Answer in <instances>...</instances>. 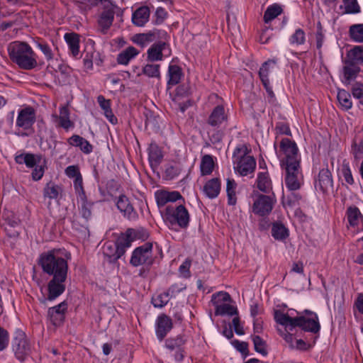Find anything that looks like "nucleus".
<instances>
[{
    "label": "nucleus",
    "mask_w": 363,
    "mask_h": 363,
    "mask_svg": "<svg viewBox=\"0 0 363 363\" xmlns=\"http://www.w3.org/2000/svg\"><path fill=\"white\" fill-rule=\"evenodd\" d=\"M38 48L42 51L48 60L52 58V53L50 48L47 44L38 43Z\"/></svg>",
    "instance_id": "680f3d73"
},
{
    "label": "nucleus",
    "mask_w": 363,
    "mask_h": 363,
    "mask_svg": "<svg viewBox=\"0 0 363 363\" xmlns=\"http://www.w3.org/2000/svg\"><path fill=\"white\" fill-rule=\"evenodd\" d=\"M173 289V286L168 291L161 293L154 296L152 298V303L155 308H162L169 301V291Z\"/></svg>",
    "instance_id": "a18cd8bd"
},
{
    "label": "nucleus",
    "mask_w": 363,
    "mask_h": 363,
    "mask_svg": "<svg viewBox=\"0 0 363 363\" xmlns=\"http://www.w3.org/2000/svg\"><path fill=\"white\" fill-rule=\"evenodd\" d=\"M150 15V11L147 6H140L133 13L132 22L136 26H144L149 21Z\"/></svg>",
    "instance_id": "393cba45"
},
{
    "label": "nucleus",
    "mask_w": 363,
    "mask_h": 363,
    "mask_svg": "<svg viewBox=\"0 0 363 363\" xmlns=\"http://www.w3.org/2000/svg\"><path fill=\"white\" fill-rule=\"evenodd\" d=\"M231 300L230 296L224 291H220L212 296V301L215 306V313L217 315H237V308L228 303Z\"/></svg>",
    "instance_id": "1a4fd4ad"
},
{
    "label": "nucleus",
    "mask_w": 363,
    "mask_h": 363,
    "mask_svg": "<svg viewBox=\"0 0 363 363\" xmlns=\"http://www.w3.org/2000/svg\"><path fill=\"white\" fill-rule=\"evenodd\" d=\"M116 206L118 209L128 220H135L138 218L137 212L134 210L133 206L130 204L128 199L125 196L121 195L118 197Z\"/></svg>",
    "instance_id": "b1692460"
},
{
    "label": "nucleus",
    "mask_w": 363,
    "mask_h": 363,
    "mask_svg": "<svg viewBox=\"0 0 363 363\" xmlns=\"http://www.w3.org/2000/svg\"><path fill=\"white\" fill-rule=\"evenodd\" d=\"M274 202L271 195H256L253 198L252 211L262 216L267 215L272 211Z\"/></svg>",
    "instance_id": "f8f14e48"
},
{
    "label": "nucleus",
    "mask_w": 363,
    "mask_h": 363,
    "mask_svg": "<svg viewBox=\"0 0 363 363\" xmlns=\"http://www.w3.org/2000/svg\"><path fill=\"white\" fill-rule=\"evenodd\" d=\"M170 54L168 45L164 42L155 43L147 50V58L152 62L162 60L164 57H168Z\"/></svg>",
    "instance_id": "6ab92c4d"
},
{
    "label": "nucleus",
    "mask_w": 363,
    "mask_h": 363,
    "mask_svg": "<svg viewBox=\"0 0 363 363\" xmlns=\"http://www.w3.org/2000/svg\"><path fill=\"white\" fill-rule=\"evenodd\" d=\"M220 191V181L218 178L209 179L203 187V192L208 198H216Z\"/></svg>",
    "instance_id": "a878e982"
},
{
    "label": "nucleus",
    "mask_w": 363,
    "mask_h": 363,
    "mask_svg": "<svg viewBox=\"0 0 363 363\" xmlns=\"http://www.w3.org/2000/svg\"><path fill=\"white\" fill-rule=\"evenodd\" d=\"M44 174V168L42 165L35 166V168L32 172V177L34 180H40Z\"/></svg>",
    "instance_id": "052dcab7"
},
{
    "label": "nucleus",
    "mask_w": 363,
    "mask_h": 363,
    "mask_svg": "<svg viewBox=\"0 0 363 363\" xmlns=\"http://www.w3.org/2000/svg\"><path fill=\"white\" fill-rule=\"evenodd\" d=\"M361 68L359 65L351 63L345 60L342 67V82L345 84H350L359 75Z\"/></svg>",
    "instance_id": "5701e85b"
},
{
    "label": "nucleus",
    "mask_w": 363,
    "mask_h": 363,
    "mask_svg": "<svg viewBox=\"0 0 363 363\" xmlns=\"http://www.w3.org/2000/svg\"><path fill=\"white\" fill-rule=\"evenodd\" d=\"M300 199L301 197L298 194L291 193L287 197H284L282 203L285 208H292L296 206Z\"/></svg>",
    "instance_id": "864d4df0"
},
{
    "label": "nucleus",
    "mask_w": 363,
    "mask_h": 363,
    "mask_svg": "<svg viewBox=\"0 0 363 363\" xmlns=\"http://www.w3.org/2000/svg\"><path fill=\"white\" fill-rule=\"evenodd\" d=\"M35 122V112L32 107L27 106L18 111L16 122L18 128L30 131Z\"/></svg>",
    "instance_id": "4468645a"
},
{
    "label": "nucleus",
    "mask_w": 363,
    "mask_h": 363,
    "mask_svg": "<svg viewBox=\"0 0 363 363\" xmlns=\"http://www.w3.org/2000/svg\"><path fill=\"white\" fill-rule=\"evenodd\" d=\"M82 145L80 146V150L85 154H89L93 150L92 145L87 141L86 139L82 143Z\"/></svg>",
    "instance_id": "69168bd1"
},
{
    "label": "nucleus",
    "mask_w": 363,
    "mask_h": 363,
    "mask_svg": "<svg viewBox=\"0 0 363 363\" xmlns=\"http://www.w3.org/2000/svg\"><path fill=\"white\" fill-rule=\"evenodd\" d=\"M139 53L140 51L138 49L133 46H129L118 53L116 61L119 65H128Z\"/></svg>",
    "instance_id": "cd10ccee"
},
{
    "label": "nucleus",
    "mask_w": 363,
    "mask_h": 363,
    "mask_svg": "<svg viewBox=\"0 0 363 363\" xmlns=\"http://www.w3.org/2000/svg\"><path fill=\"white\" fill-rule=\"evenodd\" d=\"M277 154L280 159L282 166L300 163L301 155L296 144L289 138H283L280 142L279 150Z\"/></svg>",
    "instance_id": "423d86ee"
},
{
    "label": "nucleus",
    "mask_w": 363,
    "mask_h": 363,
    "mask_svg": "<svg viewBox=\"0 0 363 363\" xmlns=\"http://www.w3.org/2000/svg\"><path fill=\"white\" fill-rule=\"evenodd\" d=\"M12 348L15 357L21 362L25 361L31 353V345L21 331L16 333L12 341Z\"/></svg>",
    "instance_id": "9d476101"
},
{
    "label": "nucleus",
    "mask_w": 363,
    "mask_h": 363,
    "mask_svg": "<svg viewBox=\"0 0 363 363\" xmlns=\"http://www.w3.org/2000/svg\"><path fill=\"white\" fill-rule=\"evenodd\" d=\"M132 230H127L125 235H123L116 242L107 241L104 243L102 250L105 257L109 259V262H113L119 259L125 252V249L130 247L128 237L131 235Z\"/></svg>",
    "instance_id": "39448f33"
},
{
    "label": "nucleus",
    "mask_w": 363,
    "mask_h": 363,
    "mask_svg": "<svg viewBox=\"0 0 363 363\" xmlns=\"http://www.w3.org/2000/svg\"><path fill=\"white\" fill-rule=\"evenodd\" d=\"M257 182L258 189L262 191L268 193L272 189V181L266 171L258 174Z\"/></svg>",
    "instance_id": "4c0bfd02"
},
{
    "label": "nucleus",
    "mask_w": 363,
    "mask_h": 363,
    "mask_svg": "<svg viewBox=\"0 0 363 363\" xmlns=\"http://www.w3.org/2000/svg\"><path fill=\"white\" fill-rule=\"evenodd\" d=\"M70 253L65 249H55L43 254L40 263L44 272L52 277H67Z\"/></svg>",
    "instance_id": "f03ea898"
},
{
    "label": "nucleus",
    "mask_w": 363,
    "mask_h": 363,
    "mask_svg": "<svg viewBox=\"0 0 363 363\" xmlns=\"http://www.w3.org/2000/svg\"><path fill=\"white\" fill-rule=\"evenodd\" d=\"M61 193L62 188L52 183L48 184L43 190L44 197L49 199H57Z\"/></svg>",
    "instance_id": "a19ab883"
},
{
    "label": "nucleus",
    "mask_w": 363,
    "mask_h": 363,
    "mask_svg": "<svg viewBox=\"0 0 363 363\" xmlns=\"http://www.w3.org/2000/svg\"><path fill=\"white\" fill-rule=\"evenodd\" d=\"M237 184L233 179H227L226 192L228 196V203L231 206L235 205L237 202L236 196Z\"/></svg>",
    "instance_id": "ea45409f"
},
{
    "label": "nucleus",
    "mask_w": 363,
    "mask_h": 363,
    "mask_svg": "<svg viewBox=\"0 0 363 363\" xmlns=\"http://www.w3.org/2000/svg\"><path fill=\"white\" fill-rule=\"evenodd\" d=\"M65 174L69 178L73 179L82 176L78 167L75 165L68 166L65 169Z\"/></svg>",
    "instance_id": "4d7b16f0"
},
{
    "label": "nucleus",
    "mask_w": 363,
    "mask_h": 363,
    "mask_svg": "<svg viewBox=\"0 0 363 363\" xmlns=\"http://www.w3.org/2000/svg\"><path fill=\"white\" fill-rule=\"evenodd\" d=\"M282 9L280 5L277 4H274L272 5L269 6L264 12V22L267 23H269L275 18H277L279 15H280Z\"/></svg>",
    "instance_id": "79ce46f5"
},
{
    "label": "nucleus",
    "mask_w": 363,
    "mask_h": 363,
    "mask_svg": "<svg viewBox=\"0 0 363 363\" xmlns=\"http://www.w3.org/2000/svg\"><path fill=\"white\" fill-rule=\"evenodd\" d=\"M191 259H186L179 267V273L180 277L183 278H189L191 277L190 267Z\"/></svg>",
    "instance_id": "5fc2aeb1"
},
{
    "label": "nucleus",
    "mask_w": 363,
    "mask_h": 363,
    "mask_svg": "<svg viewBox=\"0 0 363 363\" xmlns=\"http://www.w3.org/2000/svg\"><path fill=\"white\" fill-rule=\"evenodd\" d=\"M40 156L30 153H22L16 155L15 157V160L18 164H25L29 168H33L37 163H40Z\"/></svg>",
    "instance_id": "473e14b6"
},
{
    "label": "nucleus",
    "mask_w": 363,
    "mask_h": 363,
    "mask_svg": "<svg viewBox=\"0 0 363 363\" xmlns=\"http://www.w3.org/2000/svg\"><path fill=\"white\" fill-rule=\"evenodd\" d=\"M155 198L159 207H163L168 203H173L182 199L179 192L166 190H157L155 192Z\"/></svg>",
    "instance_id": "412c9836"
},
{
    "label": "nucleus",
    "mask_w": 363,
    "mask_h": 363,
    "mask_svg": "<svg viewBox=\"0 0 363 363\" xmlns=\"http://www.w3.org/2000/svg\"><path fill=\"white\" fill-rule=\"evenodd\" d=\"M354 307L361 313L363 314V294H359L354 301Z\"/></svg>",
    "instance_id": "0e129e2a"
},
{
    "label": "nucleus",
    "mask_w": 363,
    "mask_h": 363,
    "mask_svg": "<svg viewBox=\"0 0 363 363\" xmlns=\"http://www.w3.org/2000/svg\"><path fill=\"white\" fill-rule=\"evenodd\" d=\"M275 62L274 61L269 60L264 62L262 66L259 69V74L261 79V81L266 89L267 91L269 94H272V88L270 86L269 81L268 79V76L271 70L274 67Z\"/></svg>",
    "instance_id": "c85d7f7f"
},
{
    "label": "nucleus",
    "mask_w": 363,
    "mask_h": 363,
    "mask_svg": "<svg viewBox=\"0 0 363 363\" xmlns=\"http://www.w3.org/2000/svg\"><path fill=\"white\" fill-rule=\"evenodd\" d=\"M67 311V303L63 301L48 309V315L50 323L55 327L60 326L65 320V314Z\"/></svg>",
    "instance_id": "aec40b11"
},
{
    "label": "nucleus",
    "mask_w": 363,
    "mask_h": 363,
    "mask_svg": "<svg viewBox=\"0 0 363 363\" xmlns=\"http://www.w3.org/2000/svg\"><path fill=\"white\" fill-rule=\"evenodd\" d=\"M252 342L256 352L262 354L263 356L267 354L265 342L260 337L257 335L254 336L252 337Z\"/></svg>",
    "instance_id": "3c124183"
},
{
    "label": "nucleus",
    "mask_w": 363,
    "mask_h": 363,
    "mask_svg": "<svg viewBox=\"0 0 363 363\" xmlns=\"http://www.w3.org/2000/svg\"><path fill=\"white\" fill-rule=\"evenodd\" d=\"M345 217L349 228L354 231H363V215L357 206L347 207Z\"/></svg>",
    "instance_id": "2eb2a0df"
},
{
    "label": "nucleus",
    "mask_w": 363,
    "mask_h": 363,
    "mask_svg": "<svg viewBox=\"0 0 363 363\" xmlns=\"http://www.w3.org/2000/svg\"><path fill=\"white\" fill-rule=\"evenodd\" d=\"M348 35L351 41L363 43V23H356L350 26Z\"/></svg>",
    "instance_id": "e433bc0d"
},
{
    "label": "nucleus",
    "mask_w": 363,
    "mask_h": 363,
    "mask_svg": "<svg viewBox=\"0 0 363 363\" xmlns=\"http://www.w3.org/2000/svg\"><path fill=\"white\" fill-rule=\"evenodd\" d=\"M216 159L210 155H205L202 157L200 163L201 174L202 176L211 174L215 167Z\"/></svg>",
    "instance_id": "c9c22d12"
},
{
    "label": "nucleus",
    "mask_w": 363,
    "mask_h": 363,
    "mask_svg": "<svg viewBox=\"0 0 363 363\" xmlns=\"http://www.w3.org/2000/svg\"><path fill=\"white\" fill-rule=\"evenodd\" d=\"M316 46L318 49L321 48L324 41V35L321 29H319L315 34Z\"/></svg>",
    "instance_id": "338daca9"
},
{
    "label": "nucleus",
    "mask_w": 363,
    "mask_h": 363,
    "mask_svg": "<svg viewBox=\"0 0 363 363\" xmlns=\"http://www.w3.org/2000/svg\"><path fill=\"white\" fill-rule=\"evenodd\" d=\"M152 245L150 242L136 248L132 254L130 263L135 266L150 265L153 262Z\"/></svg>",
    "instance_id": "9b49d317"
},
{
    "label": "nucleus",
    "mask_w": 363,
    "mask_h": 363,
    "mask_svg": "<svg viewBox=\"0 0 363 363\" xmlns=\"http://www.w3.org/2000/svg\"><path fill=\"white\" fill-rule=\"evenodd\" d=\"M285 169V185L289 191H296L303 184V176L300 163H294L283 166Z\"/></svg>",
    "instance_id": "6e6552de"
},
{
    "label": "nucleus",
    "mask_w": 363,
    "mask_h": 363,
    "mask_svg": "<svg viewBox=\"0 0 363 363\" xmlns=\"http://www.w3.org/2000/svg\"><path fill=\"white\" fill-rule=\"evenodd\" d=\"M9 336L8 332L0 328V351L4 350L9 345Z\"/></svg>",
    "instance_id": "6e6d98bb"
},
{
    "label": "nucleus",
    "mask_w": 363,
    "mask_h": 363,
    "mask_svg": "<svg viewBox=\"0 0 363 363\" xmlns=\"http://www.w3.org/2000/svg\"><path fill=\"white\" fill-rule=\"evenodd\" d=\"M172 328V321L165 315L157 317L155 322V333L157 339L162 341Z\"/></svg>",
    "instance_id": "4be33fe9"
},
{
    "label": "nucleus",
    "mask_w": 363,
    "mask_h": 363,
    "mask_svg": "<svg viewBox=\"0 0 363 363\" xmlns=\"http://www.w3.org/2000/svg\"><path fill=\"white\" fill-rule=\"evenodd\" d=\"M84 140V138L78 135H74L72 137H70L67 142L69 145L74 147H80V146L82 145V143Z\"/></svg>",
    "instance_id": "bf43d9fd"
},
{
    "label": "nucleus",
    "mask_w": 363,
    "mask_h": 363,
    "mask_svg": "<svg viewBox=\"0 0 363 363\" xmlns=\"http://www.w3.org/2000/svg\"><path fill=\"white\" fill-rule=\"evenodd\" d=\"M274 320L280 326H284L288 331H297V328L314 334L320 329L318 315L308 310L299 313L294 309L274 311Z\"/></svg>",
    "instance_id": "f257e3e1"
},
{
    "label": "nucleus",
    "mask_w": 363,
    "mask_h": 363,
    "mask_svg": "<svg viewBox=\"0 0 363 363\" xmlns=\"http://www.w3.org/2000/svg\"><path fill=\"white\" fill-rule=\"evenodd\" d=\"M352 93L354 98L363 99V84L361 83L354 84L352 89Z\"/></svg>",
    "instance_id": "13d9d810"
},
{
    "label": "nucleus",
    "mask_w": 363,
    "mask_h": 363,
    "mask_svg": "<svg viewBox=\"0 0 363 363\" xmlns=\"http://www.w3.org/2000/svg\"><path fill=\"white\" fill-rule=\"evenodd\" d=\"M306 41V35L304 31L298 28L289 38V43L292 45H303Z\"/></svg>",
    "instance_id": "de8ad7c7"
},
{
    "label": "nucleus",
    "mask_w": 363,
    "mask_h": 363,
    "mask_svg": "<svg viewBox=\"0 0 363 363\" xmlns=\"http://www.w3.org/2000/svg\"><path fill=\"white\" fill-rule=\"evenodd\" d=\"M279 334L284 339L292 349L306 350L308 345L302 340L297 339L296 337L297 331H288L284 326L279 325L277 327Z\"/></svg>",
    "instance_id": "dca6fc26"
},
{
    "label": "nucleus",
    "mask_w": 363,
    "mask_h": 363,
    "mask_svg": "<svg viewBox=\"0 0 363 363\" xmlns=\"http://www.w3.org/2000/svg\"><path fill=\"white\" fill-rule=\"evenodd\" d=\"M73 186L75 191V194L77 196V199L84 198L86 196L83 188V181L82 177H78L73 181Z\"/></svg>",
    "instance_id": "603ef678"
},
{
    "label": "nucleus",
    "mask_w": 363,
    "mask_h": 363,
    "mask_svg": "<svg viewBox=\"0 0 363 363\" xmlns=\"http://www.w3.org/2000/svg\"><path fill=\"white\" fill-rule=\"evenodd\" d=\"M345 60L360 65L363 64V45H354L349 50Z\"/></svg>",
    "instance_id": "7c9ffc66"
},
{
    "label": "nucleus",
    "mask_w": 363,
    "mask_h": 363,
    "mask_svg": "<svg viewBox=\"0 0 363 363\" xmlns=\"http://www.w3.org/2000/svg\"><path fill=\"white\" fill-rule=\"evenodd\" d=\"M343 4L345 13L357 14L361 11L357 0H343Z\"/></svg>",
    "instance_id": "09e8293b"
},
{
    "label": "nucleus",
    "mask_w": 363,
    "mask_h": 363,
    "mask_svg": "<svg viewBox=\"0 0 363 363\" xmlns=\"http://www.w3.org/2000/svg\"><path fill=\"white\" fill-rule=\"evenodd\" d=\"M338 175L340 179L347 184H352L354 179L348 163H343L338 169Z\"/></svg>",
    "instance_id": "37998d69"
},
{
    "label": "nucleus",
    "mask_w": 363,
    "mask_h": 363,
    "mask_svg": "<svg viewBox=\"0 0 363 363\" xmlns=\"http://www.w3.org/2000/svg\"><path fill=\"white\" fill-rule=\"evenodd\" d=\"M333 179L328 167H323L319 171L315 179V189L320 194H328L333 190Z\"/></svg>",
    "instance_id": "ddd939ff"
},
{
    "label": "nucleus",
    "mask_w": 363,
    "mask_h": 363,
    "mask_svg": "<svg viewBox=\"0 0 363 363\" xmlns=\"http://www.w3.org/2000/svg\"><path fill=\"white\" fill-rule=\"evenodd\" d=\"M164 219L172 227L177 225L186 228L189 222V214L182 205H169L166 208Z\"/></svg>",
    "instance_id": "0eeeda50"
},
{
    "label": "nucleus",
    "mask_w": 363,
    "mask_h": 363,
    "mask_svg": "<svg viewBox=\"0 0 363 363\" xmlns=\"http://www.w3.org/2000/svg\"><path fill=\"white\" fill-rule=\"evenodd\" d=\"M69 50L72 57L77 58L79 56V38L76 33H65L64 35Z\"/></svg>",
    "instance_id": "c756f323"
},
{
    "label": "nucleus",
    "mask_w": 363,
    "mask_h": 363,
    "mask_svg": "<svg viewBox=\"0 0 363 363\" xmlns=\"http://www.w3.org/2000/svg\"><path fill=\"white\" fill-rule=\"evenodd\" d=\"M97 101L101 109L104 111V114L108 121L112 124L117 123V118L113 115L111 108L110 100H107L103 96L100 95L97 97Z\"/></svg>",
    "instance_id": "f704fd0d"
},
{
    "label": "nucleus",
    "mask_w": 363,
    "mask_h": 363,
    "mask_svg": "<svg viewBox=\"0 0 363 363\" xmlns=\"http://www.w3.org/2000/svg\"><path fill=\"white\" fill-rule=\"evenodd\" d=\"M166 174L172 179L179 174V170L173 166H170L166 169Z\"/></svg>",
    "instance_id": "774afa93"
},
{
    "label": "nucleus",
    "mask_w": 363,
    "mask_h": 363,
    "mask_svg": "<svg viewBox=\"0 0 363 363\" xmlns=\"http://www.w3.org/2000/svg\"><path fill=\"white\" fill-rule=\"evenodd\" d=\"M227 116L224 108L222 106H216L208 118V123L212 126H218L225 121Z\"/></svg>",
    "instance_id": "72a5a7b5"
},
{
    "label": "nucleus",
    "mask_w": 363,
    "mask_h": 363,
    "mask_svg": "<svg viewBox=\"0 0 363 363\" xmlns=\"http://www.w3.org/2000/svg\"><path fill=\"white\" fill-rule=\"evenodd\" d=\"M77 199L80 203V214L86 220H88L91 217V207L93 203L87 201L86 196H84V199L79 198Z\"/></svg>",
    "instance_id": "c03bdc74"
},
{
    "label": "nucleus",
    "mask_w": 363,
    "mask_h": 363,
    "mask_svg": "<svg viewBox=\"0 0 363 363\" xmlns=\"http://www.w3.org/2000/svg\"><path fill=\"white\" fill-rule=\"evenodd\" d=\"M8 52L12 62L21 69L30 70L38 65L36 54L26 43L19 41L11 43L8 47Z\"/></svg>",
    "instance_id": "7ed1b4c3"
},
{
    "label": "nucleus",
    "mask_w": 363,
    "mask_h": 363,
    "mask_svg": "<svg viewBox=\"0 0 363 363\" xmlns=\"http://www.w3.org/2000/svg\"><path fill=\"white\" fill-rule=\"evenodd\" d=\"M67 277H52L48 284V294L47 299L54 301L65 291V280Z\"/></svg>",
    "instance_id": "a211bd4d"
},
{
    "label": "nucleus",
    "mask_w": 363,
    "mask_h": 363,
    "mask_svg": "<svg viewBox=\"0 0 363 363\" xmlns=\"http://www.w3.org/2000/svg\"><path fill=\"white\" fill-rule=\"evenodd\" d=\"M233 164L235 173L240 176H247L252 173L256 167V162L249 154L245 145L236 147L233 154Z\"/></svg>",
    "instance_id": "20e7f679"
},
{
    "label": "nucleus",
    "mask_w": 363,
    "mask_h": 363,
    "mask_svg": "<svg viewBox=\"0 0 363 363\" xmlns=\"http://www.w3.org/2000/svg\"><path fill=\"white\" fill-rule=\"evenodd\" d=\"M183 77V72L178 65L170 63L167 72V86L171 88L179 84Z\"/></svg>",
    "instance_id": "bb28decb"
},
{
    "label": "nucleus",
    "mask_w": 363,
    "mask_h": 363,
    "mask_svg": "<svg viewBox=\"0 0 363 363\" xmlns=\"http://www.w3.org/2000/svg\"><path fill=\"white\" fill-rule=\"evenodd\" d=\"M143 72L144 74L147 75L149 77H160L159 65L147 64L143 67Z\"/></svg>",
    "instance_id": "8fccbe9b"
},
{
    "label": "nucleus",
    "mask_w": 363,
    "mask_h": 363,
    "mask_svg": "<svg viewBox=\"0 0 363 363\" xmlns=\"http://www.w3.org/2000/svg\"><path fill=\"white\" fill-rule=\"evenodd\" d=\"M337 100L342 108L345 110H348L352 106L350 94L349 92L344 89H340L338 91Z\"/></svg>",
    "instance_id": "49530a36"
},
{
    "label": "nucleus",
    "mask_w": 363,
    "mask_h": 363,
    "mask_svg": "<svg viewBox=\"0 0 363 363\" xmlns=\"http://www.w3.org/2000/svg\"><path fill=\"white\" fill-rule=\"evenodd\" d=\"M232 323L234 327L235 331L238 335H241L244 334L243 328L240 325V319L238 317L233 318Z\"/></svg>",
    "instance_id": "e2e57ef3"
},
{
    "label": "nucleus",
    "mask_w": 363,
    "mask_h": 363,
    "mask_svg": "<svg viewBox=\"0 0 363 363\" xmlns=\"http://www.w3.org/2000/svg\"><path fill=\"white\" fill-rule=\"evenodd\" d=\"M289 235V230L283 224L274 223L272 225V235L275 240L284 241Z\"/></svg>",
    "instance_id": "58836bf2"
},
{
    "label": "nucleus",
    "mask_w": 363,
    "mask_h": 363,
    "mask_svg": "<svg viewBox=\"0 0 363 363\" xmlns=\"http://www.w3.org/2000/svg\"><path fill=\"white\" fill-rule=\"evenodd\" d=\"M163 155L156 144H151L148 149L149 162L152 169L157 168L162 162Z\"/></svg>",
    "instance_id": "2f4dec72"
},
{
    "label": "nucleus",
    "mask_w": 363,
    "mask_h": 363,
    "mask_svg": "<svg viewBox=\"0 0 363 363\" xmlns=\"http://www.w3.org/2000/svg\"><path fill=\"white\" fill-rule=\"evenodd\" d=\"M59 111V115L56 113L51 115L52 122L55 123L57 127L62 128L66 130L73 128L74 123L70 120V113L68 107L67 106H62L60 107Z\"/></svg>",
    "instance_id": "f3484780"
}]
</instances>
